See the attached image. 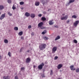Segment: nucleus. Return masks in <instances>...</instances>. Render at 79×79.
<instances>
[{"mask_svg": "<svg viewBox=\"0 0 79 79\" xmlns=\"http://www.w3.org/2000/svg\"><path fill=\"white\" fill-rule=\"evenodd\" d=\"M60 39V36H58L55 39V40H58V39Z\"/></svg>", "mask_w": 79, "mask_h": 79, "instance_id": "a211bd4d", "label": "nucleus"}, {"mask_svg": "<svg viewBox=\"0 0 79 79\" xmlns=\"http://www.w3.org/2000/svg\"><path fill=\"white\" fill-rule=\"evenodd\" d=\"M29 52H30V51L29 50H28V51H27V52L28 53H29Z\"/></svg>", "mask_w": 79, "mask_h": 79, "instance_id": "09e8293b", "label": "nucleus"}, {"mask_svg": "<svg viewBox=\"0 0 79 79\" xmlns=\"http://www.w3.org/2000/svg\"><path fill=\"white\" fill-rule=\"evenodd\" d=\"M68 18V15H66L65 16H63L61 18V20H66Z\"/></svg>", "mask_w": 79, "mask_h": 79, "instance_id": "7ed1b4c3", "label": "nucleus"}, {"mask_svg": "<svg viewBox=\"0 0 79 79\" xmlns=\"http://www.w3.org/2000/svg\"><path fill=\"white\" fill-rule=\"evenodd\" d=\"M72 18H74V19H76V18H77V16H76L75 15H74L72 16Z\"/></svg>", "mask_w": 79, "mask_h": 79, "instance_id": "412c9836", "label": "nucleus"}, {"mask_svg": "<svg viewBox=\"0 0 79 79\" xmlns=\"http://www.w3.org/2000/svg\"><path fill=\"white\" fill-rule=\"evenodd\" d=\"M79 20H77L73 24V26L74 27H76L77 26V24H79Z\"/></svg>", "mask_w": 79, "mask_h": 79, "instance_id": "20e7f679", "label": "nucleus"}, {"mask_svg": "<svg viewBox=\"0 0 79 79\" xmlns=\"http://www.w3.org/2000/svg\"><path fill=\"white\" fill-rule=\"evenodd\" d=\"M1 13H0V14H1Z\"/></svg>", "mask_w": 79, "mask_h": 79, "instance_id": "6e6d98bb", "label": "nucleus"}, {"mask_svg": "<svg viewBox=\"0 0 79 79\" xmlns=\"http://www.w3.org/2000/svg\"><path fill=\"white\" fill-rule=\"evenodd\" d=\"M49 24L50 25H52L53 24V22H52V20H50L49 22Z\"/></svg>", "mask_w": 79, "mask_h": 79, "instance_id": "dca6fc26", "label": "nucleus"}, {"mask_svg": "<svg viewBox=\"0 0 79 79\" xmlns=\"http://www.w3.org/2000/svg\"><path fill=\"white\" fill-rule=\"evenodd\" d=\"M31 61V59L30 58H27V59H26V63H29Z\"/></svg>", "mask_w": 79, "mask_h": 79, "instance_id": "0eeeda50", "label": "nucleus"}, {"mask_svg": "<svg viewBox=\"0 0 79 79\" xmlns=\"http://www.w3.org/2000/svg\"><path fill=\"white\" fill-rule=\"evenodd\" d=\"M21 39L22 40H24V37L23 36H21Z\"/></svg>", "mask_w": 79, "mask_h": 79, "instance_id": "e433bc0d", "label": "nucleus"}, {"mask_svg": "<svg viewBox=\"0 0 79 79\" xmlns=\"http://www.w3.org/2000/svg\"><path fill=\"white\" fill-rule=\"evenodd\" d=\"M7 2L9 3H11V1L10 0H7Z\"/></svg>", "mask_w": 79, "mask_h": 79, "instance_id": "c756f323", "label": "nucleus"}, {"mask_svg": "<svg viewBox=\"0 0 79 79\" xmlns=\"http://www.w3.org/2000/svg\"><path fill=\"white\" fill-rule=\"evenodd\" d=\"M76 73H79V69H76Z\"/></svg>", "mask_w": 79, "mask_h": 79, "instance_id": "2f4dec72", "label": "nucleus"}, {"mask_svg": "<svg viewBox=\"0 0 79 79\" xmlns=\"http://www.w3.org/2000/svg\"><path fill=\"white\" fill-rule=\"evenodd\" d=\"M62 66H63V65H62L61 64H59L57 67V68L58 69H60V68H61L62 67Z\"/></svg>", "mask_w": 79, "mask_h": 79, "instance_id": "f8f14e48", "label": "nucleus"}, {"mask_svg": "<svg viewBox=\"0 0 79 79\" xmlns=\"http://www.w3.org/2000/svg\"><path fill=\"white\" fill-rule=\"evenodd\" d=\"M22 10L23 9V8H22Z\"/></svg>", "mask_w": 79, "mask_h": 79, "instance_id": "5fc2aeb1", "label": "nucleus"}, {"mask_svg": "<svg viewBox=\"0 0 79 79\" xmlns=\"http://www.w3.org/2000/svg\"><path fill=\"white\" fill-rule=\"evenodd\" d=\"M4 42L5 44H8V41L6 39H5L4 40Z\"/></svg>", "mask_w": 79, "mask_h": 79, "instance_id": "aec40b11", "label": "nucleus"}, {"mask_svg": "<svg viewBox=\"0 0 79 79\" xmlns=\"http://www.w3.org/2000/svg\"><path fill=\"white\" fill-rule=\"evenodd\" d=\"M33 68H35V66L34 65L33 66Z\"/></svg>", "mask_w": 79, "mask_h": 79, "instance_id": "3c124183", "label": "nucleus"}, {"mask_svg": "<svg viewBox=\"0 0 79 79\" xmlns=\"http://www.w3.org/2000/svg\"><path fill=\"white\" fill-rule=\"evenodd\" d=\"M58 57L57 56H56L54 58V60H57L58 59Z\"/></svg>", "mask_w": 79, "mask_h": 79, "instance_id": "72a5a7b5", "label": "nucleus"}, {"mask_svg": "<svg viewBox=\"0 0 79 79\" xmlns=\"http://www.w3.org/2000/svg\"><path fill=\"white\" fill-rule=\"evenodd\" d=\"M44 40H47L48 39V38L47 37H45L43 38Z\"/></svg>", "mask_w": 79, "mask_h": 79, "instance_id": "4be33fe9", "label": "nucleus"}, {"mask_svg": "<svg viewBox=\"0 0 79 79\" xmlns=\"http://www.w3.org/2000/svg\"><path fill=\"white\" fill-rule=\"evenodd\" d=\"M38 16L39 17H41L42 16V14H39V15H38Z\"/></svg>", "mask_w": 79, "mask_h": 79, "instance_id": "4c0bfd02", "label": "nucleus"}, {"mask_svg": "<svg viewBox=\"0 0 79 79\" xmlns=\"http://www.w3.org/2000/svg\"><path fill=\"white\" fill-rule=\"evenodd\" d=\"M28 29H31V26L29 25V26H28Z\"/></svg>", "mask_w": 79, "mask_h": 79, "instance_id": "58836bf2", "label": "nucleus"}, {"mask_svg": "<svg viewBox=\"0 0 79 79\" xmlns=\"http://www.w3.org/2000/svg\"><path fill=\"white\" fill-rule=\"evenodd\" d=\"M47 45L45 44H40L39 46V48L40 50H44L45 48Z\"/></svg>", "mask_w": 79, "mask_h": 79, "instance_id": "f257e3e1", "label": "nucleus"}, {"mask_svg": "<svg viewBox=\"0 0 79 79\" xmlns=\"http://www.w3.org/2000/svg\"><path fill=\"white\" fill-rule=\"evenodd\" d=\"M65 15V14H62V16H64Z\"/></svg>", "mask_w": 79, "mask_h": 79, "instance_id": "8fccbe9b", "label": "nucleus"}, {"mask_svg": "<svg viewBox=\"0 0 79 79\" xmlns=\"http://www.w3.org/2000/svg\"><path fill=\"white\" fill-rule=\"evenodd\" d=\"M44 66V63L43 62L41 64L39 65L38 66V68L39 69H42L43 68V66Z\"/></svg>", "mask_w": 79, "mask_h": 79, "instance_id": "f03ea898", "label": "nucleus"}, {"mask_svg": "<svg viewBox=\"0 0 79 79\" xmlns=\"http://www.w3.org/2000/svg\"><path fill=\"white\" fill-rule=\"evenodd\" d=\"M56 50H57V48L56 47H54L52 48V53H55V52L56 51Z\"/></svg>", "mask_w": 79, "mask_h": 79, "instance_id": "39448f33", "label": "nucleus"}, {"mask_svg": "<svg viewBox=\"0 0 79 79\" xmlns=\"http://www.w3.org/2000/svg\"><path fill=\"white\" fill-rule=\"evenodd\" d=\"M35 5V6H39L40 5V2H36Z\"/></svg>", "mask_w": 79, "mask_h": 79, "instance_id": "2eb2a0df", "label": "nucleus"}, {"mask_svg": "<svg viewBox=\"0 0 79 79\" xmlns=\"http://www.w3.org/2000/svg\"><path fill=\"white\" fill-rule=\"evenodd\" d=\"M41 19L43 21H45V20H46V18H45L44 17H42L41 18Z\"/></svg>", "mask_w": 79, "mask_h": 79, "instance_id": "5701e85b", "label": "nucleus"}, {"mask_svg": "<svg viewBox=\"0 0 79 79\" xmlns=\"http://www.w3.org/2000/svg\"><path fill=\"white\" fill-rule=\"evenodd\" d=\"M25 16H27V17H29L30 16V13H29L27 12H26L25 13Z\"/></svg>", "mask_w": 79, "mask_h": 79, "instance_id": "6e6552de", "label": "nucleus"}, {"mask_svg": "<svg viewBox=\"0 0 79 79\" xmlns=\"http://www.w3.org/2000/svg\"><path fill=\"white\" fill-rule=\"evenodd\" d=\"M31 35H34V32H32L31 33Z\"/></svg>", "mask_w": 79, "mask_h": 79, "instance_id": "ea45409f", "label": "nucleus"}, {"mask_svg": "<svg viewBox=\"0 0 79 79\" xmlns=\"http://www.w3.org/2000/svg\"><path fill=\"white\" fill-rule=\"evenodd\" d=\"M16 7L15 6V5H13V7H12V9L13 10H15L16 9Z\"/></svg>", "mask_w": 79, "mask_h": 79, "instance_id": "cd10ccee", "label": "nucleus"}, {"mask_svg": "<svg viewBox=\"0 0 79 79\" xmlns=\"http://www.w3.org/2000/svg\"><path fill=\"white\" fill-rule=\"evenodd\" d=\"M44 33H47V31H46V30H44Z\"/></svg>", "mask_w": 79, "mask_h": 79, "instance_id": "49530a36", "label": "nucleus"}, {"mask_svg": "<svg viewBox=\"0 0 79 79\" xmlns=\"http://www.w3.org/2000/svg\"><path fill=\"white\" fill-rule=\"evenodd\" d=\"M4 8V7L2 5H0V10H2Z\"/></svg>", "mask_w": 79, "mask_h": 79, "instance_id": "f3484780", "label": "nucleus"}, {"mask_svg": "<svg viewBox=\"0 0 79 79\" xmlns=\"http://www.w3.org/2000/svg\"><path fill=\"white\" fill-rule=\"evenodd\" d=\"M43 23L42 22L39 23L38 24V27H42V26H43Z\"/></svg>", "mask_w": 79, "mask_h": 79, "instance_id": "9d476101", "label": "nucleus"}, {"mask_svg": "<svg viewBox=\"0 0 79 79\" xmlns=\"http://www.w3.org/2000/svg\"><path fill=\"white\" fill-rule=\"evenodd\" d=\"M49 10H48V11H49Z\"/></svg>", "mask_w": 79, "mask_h": 79, "instance_id": "864d4df0", "label": "nucleus"}, {"mask_svg": "<svg viewBox=\"0 0 79 79\" xmlns=\"http://www.w3.org/2000/svg\"><path fill=\"white\" fill-rule=\"evenodd\" d=\"M75 70H76V69L75 68L73 69V71H75Z\"/></svg>", "mask_w": 79, "mask_h": 79, "instance_id": "de8ad7c7", "label": "nucleus"}, {"mask_svg": "<svg viewBox=\"0 0 79 79\" xmlns=\"http://www.w3.org/2000/svg\"><path fill=\"white\" fill-rule=\"evenodd\" d=\"M45 32H44V31L42 33V34H43L44 35V34H45Z\"/></svg>", "mask_w": 79, "mask_h": 79, "instance_id": "a18cd8bd", "label": "nucleus"}, {"mask_svg": "<svg viewBox=\"0 0 79 79\" xmlns=\"http://www.w3.org/2000/svg\"><path fill=\"white\" fill-rule=\"evenodd\" d=\"M15 79H18V77L17 76L15 77Z\"/></svg>", "mask_w": 79, "mask_h": 79, "instance_id": "37998d69", "label": "nucleus"}, {"mask_svg": "<svg viewBox=\"0 0 79 79\" xmlns=\"http://www.w3.org/2000/svg\"><path fill=\"white\" fill-rule=\"evenodd\" d=\"M45 74L44 73L42 74L41 75V76L42 77H45Z\"/></svg>", "mask_w": 79, "mask_h": 79, "instance_id": "473e14b6", "label": "nucleus"}, {"mask_svg": "<svg viewBox=\"0 0 79 79\" xmlns=\"http://www.w3.org/2000/svg\"><path fill=\"white\" fill-rule=\"evenodd\" d=\"M8 55H9L10 57H11V52H9L8 53Z\"/></svg>", "mask_w": 79, "mask_h": 79, "instance_id": "7c9ffc66", "label": "nucleus"}, {"mask_svg": "<svg viewBox=\"0 0 79 79\" xmlns=\"http://www.w3.org/2000/svg\"><path fill=\"white\" fill-rule=\"evenodd\" d=\"M52 74H53V71H52V70H51L50 75H52Z\"/></svg>", "mask_w": 79, "mask_h": 79, "instance_id": "f704fd0d", "label": "nucleus"}, {"mask_svg": "<svg viewBox=\"0 0 79 79\" xmlns=\"http://www.w3.org/2000/svg\"><path fill=\"white\" fill-rule=\"evenodd\" d=\"M18 34L19 35H23V31H21Z\"/></svg>", "mask_w": 79, "mask_h": 79, "instance_id": "b1692460", "label": "nucleus"}, {"mask_svg": "<svg viewBox=\"0 0 79 79\" xmlns=\"http://www.w3.org/2000/svg\"><path fill=\"white\" fill-rule=\"evenodd\" d=\"M24 3L23 2H20V5H24Z\"/></svg>", "mask_w": 79, "mask_h": 79, "instance_id": "a878e982", "label": "nucleus"}, {"mask_svg": "<svg viewBox=\"0 0 79 79\" xmlns=\"http://www.w3.org/2000/svg\"><path fill=\"white\" fill-rule=\"evenodd\" d=\"M0 59H1V56H0Z\"/></svg>", "mask_w": 79, "mask_h": 79, "instance_id": "603ef678", "label": "nucleus"}, {"mask_svg": "<svg viewBox=\"0 0 79 79\" xmlns=\"http://www.w3.org/2000/svg\"><path fill=\"white\" fill-rule=\"evenodd\" d=\"M24 67H22L21 68V71H22V70H24Z\"/></svg>", "mask_w": 79, "mask_h": 79, "instance_id": "a19ab883", "label": "nucleus"}, {"mask_svg": "<svg viewBox=\"0 0 79 79\" xmlns=\"http://www.w3.org/2000/svg\"><path fill=\"white\" fill-rule=\"evenodd\" d=\"M42 3L43 5L44 6V4L47 3V1L46 0H42Z\"/></svg>", "mask_w": 79, "mask_h": 79, "instance_id": "9b49d317", "label": "nucleus"}, {"mask_svg": "<svg viewBox=\"0 0 79 79\" xmlns=\"http://www.w3.org/2000/svg\"><path fill=\"white\" fill-rule=\"evenodd\" d=\"M8 14L9 15V16H12V14L10 13V12H8Z\"/></svg>", "mask_w": 79, "mask_h": 79, "instance_id": "bb28decb", "label": "nucleus"}, {"mask_svg": "<svg viewBox=\"0 0 79 79\" xmlns=\"http://www.w3.org/2000/svg\"><path fill=\"white\" fill-rule=\"evenodd\" d=\"M70 68L72 71L73 70V69L74 68V66L71 65L70 66Z\"/></svg>", "mask_w": 79, "mask_h": 79, "instance_id": "6ab92c4d", "label": "nucleus"}, {"mask_svg": "<svg viewBox=\"0 0 79 79\" xmlns=\"http://www.w3.org/2000/svg\"><path fill=\"white\" fill-rule=\"evenodd\" d=\"M23 50V48H21L19 51L20 52H22V50Z\"/></svg>", "mask_w": 79, "mask_h": 79, "instance_id": "c9c22d12", "label": "nucleus"}, {"mask_svg": "<svg viewBox=\"0 0 79 79\" xmlns=\"http://www.w3.org/2000/svg\"><path fill=\"white\" fill-rule=\"evenodd\" d=\"M74 2V0H70L69 2L68 3V5H69L71 3H73Z\"/></svg>", "mask_w": 79, "mask_h": 79, "instance_id": "4468645a", "label": "nucleus"}, {"mask_svg": "<svg viewBox=\"0 0 79 79\" xmlns=\"http://www.w3.org/2000/svg\"><path fill=\"white\" fill-rule=\"evenodd\" d=\"M14 29L15 31H18V27H14Z\"/></svg>", "mask_w": 79, "mask_h": 79, "instance_id": "393cba45", "label": "nucleus"}, {"mask_svg": "<svg viewBox=\"0 0 79 79\" xmlns=\"http://www.w3.org/2000/svg\"><path fill=\"white\" fill-rule=\"evenodd\" d=\"M35 15L34 14H31L30 15V17L32 18H35Z\"/></svg>", "mask_w": 79, "mask_h": 79, "instance_id": "1a4fd4ad", "label": "nucleus"}, {"mask_svg": "<svg viewBox=\"0 0 79 79\" xmlns=\"http://www.w3.org/2000/svg\"><path fill=\"white\" fill-rule=\"evenodd\" d=\"M73 41L75 44H77V41L76 40H74Z\"/></svg>", "mask_w": 79, "mask_h": 79, "instance_id": "c85d7f7f", "label": "nucleus"}, {"mask_svg": "<svg viewBox=\"0 0 79 79\" xmlns=\"http://www.w3.org/2000/svg\"><path fill=\"white\" fill-rule=\"evenodd\" d=\"M69 21H70L69 20H68L67 21V23H69Z\"/></svg>", "mask_w": 79, "mask_h": 79, "instance_id": "79ce46f5", "label": "nucleus"}, {"mask_svg": "<svg viewBox=\"0 0 79 79\" xmlns=\"http://www.w3.org/2000/svg\"><path fill=\"white\" fill-rule=\"evenodd\" d=\"M3 79H10V77L9 76H4L3 77Z\"/></svg>", "mask_w": 79, "mask_h": 79, "instance_id": "ddd939ff", "label": "nucleus"}, {"mask_svg": "<svg viewBox=\"0 0 79 79\" xmlns=\"http://www.w3.org/2000/svg\"><path fill=\"white\" fill-rule=\"evenodd\" d=\"M41 29H44V27H41Z\"/></svg>", "mask_w": 79, "mask_h": 79, "instance_id": "c03bdc74", "label": "nucleus"}, {"mask_svg": "<svg viewBox=\"0 0 79 79\" xmlns=\"http://www.w3.org/2000/svg\"><path fill=\"white\" fill-rule=\"evenodd\" d=\"M5 14L2 15L0 18L1 20H2V19H3L5 18Z\"/></svg>", "mask_w": 79, "mask_h": 79, "instance_id": "423d86ee", "label": "nucleus"}]
</instances>
